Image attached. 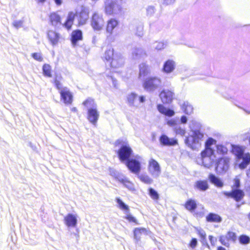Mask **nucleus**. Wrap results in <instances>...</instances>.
Wrapping results in <instances>:
<instances>
[{
  "mask_svg": "<svg viewBox=\"0 0 250 250\" xmlns=\"http://www.w3.org/2000/svg\"><path fill=\"white\" fill-rule=\"evenodd\" d=\"M127 101L130 106L138 105V95L135 92H131L127 97Z\"/></svg>",
  "mask_w": 250,
  "mask_h": 250,
  "instance_id": "obj_33",
  "label": "nucleus"
},
{
  "mask_svg": "<svg viewBox=\"0 0 250 250\" xmlns=\"http://www.w3.org/2000/svg\"><path fill=\"white\" fill-rule=\"evenodd\" d=\"M123 0H107L105 2V11L106 14H117L122 9Z\"/></svg>",
  "mask_w": 250,
  "mask_h": 250,
  "instance_id": "obj_8",
  "label": "nucleus"
},
{
  "mask_svg": "<svg viewBox=\"0 0 250 250\" xmlns=\"http://www.w3.org/2000/svg\"><path fill=\"white\" fill-rule=\"evenodd\" d=\"M88 14V10L85 7H82L81 12L76 15L79 25H83L86 23L89 18Z\"/></svg>",
  "mask_w": 250,
  "mask_h": 250,
  "instance_id": "obj_20",
  "label": "nucleus"
},
{
  "mask_svg": "<svg viewBox=\"0 0 250 250\" xmlns=\"http://www.w3.org/2000/svg\"><path fill=\"white\" fill-rule=\"evenodd\" d=\"M83 40V33L80 29H76L72 31L71 34L70 41L73 46L77 45L78 42Z\"/></svg>",
  "mask_w": 250,
  "mask_h": 250,
  "instance_id": "obj_22",
  "label": "nucleus"
},
{
  "mask_svg": "<svg viewBox=\"0 0 250 250\" xmlns=\"http://www.w3.org/2000/svg\"><path fill=\"white\" fill-rule=\"evenodd\" d=\"M237 240V235L235 232L229 231L226 235H220L219 240L222 245L226 247H229V241H231L235 243Z\"/></svg>",
  "mask_w": 250,
  "mask_h": 250,
  "instance_id": "obj_13",
  "label": "nucleus"
},
{
  "mask_svg": "<svg viewBox=\"0 0 250 250\" xmlns=\"http://www.w3.org/2000/svg\"><path fill=\"white\" fill-rule=\"evenodd\" d=\"M173 130L176 135H180L182 136H185L186 132L185 129L179 125L174 127Z\"/></svg>",
  "mask_w": 250,
  "mask_h": 250,
  "instance_id": "obj_43",
  "label": "nucleus"
},
{
  "mask_svg": "<svg viewBox=\"0 0 250 250\" xmlns=\"http://www.w3.org/2000/svg\"><path fill=\"white\" fill-rule=\"evenodd\" d=\"M104 58L110 66L113 68L121 67L124 63V59L120 53H114L111 46H108L105 50Z\"/></svg>",
  "mask_w": 250,
  "mask_h": 250,
  "instance_id": "obj_4",
  "label": "nucleus"
},
{
  "mask_svg": "<svg viewBox=\"0 0 250 250\" xmlns=\"http://www.w3.org/2000/svg\"><path fill=\"white\" fill-rule=\"evenodd\" d=\"M216 143V140L212 138H208L206 142V147H208V145H212Z\"/></svg>",
  "mask_w": 250,
  "mask_h": 250,
  "instance_id": "obj_59",
  "label": "nucleus"
},
{
  "mask_svg": "<svg viewBox=\"0 0 250 250\" xmlns=\"http://www.w3.org/2000/svg\"><path fill=\"white\" fill-rule=\"evenodd\" d=\"M54 83L55 87L58 90H60L61 91L63 88L62 87V84L61 83L58 79H57V76L54 79Z\"/></svg>",
  "mask_w": 250,
  "mask_h": 250,
  "instance_id": "obj_53",
  "label": "nucleus"
},
{
  "mask_svg": "<svg viewBox=\"0 0 250 250\" xmlns=\"http://www.w3.org/2000/svg\"><path fill=\"white\" fill-rule=\"evenodd\" d=\"M208 180L211 184H213L217 188H221L224 186L223 180L213 173L209 174Z\"/></svg>",
  "mask_w": 250,
  "mask_h": 250,
  "instance_id": "obj_27",
  "label": "nucleus"
},
{
  "mask_svg": "<svg viewBox=\"0 0 250 250\" xmlns=\"http://www.w3.org/2000/svg\"><path fill=\"white\" fill-rule=\"evenodd\" d=\"M201 156L199 161L205 167L210 168L214 165L216 156L213 148L211 147H206L201 151Z\"/></svg>",
  "mask_w": 250,
  "mask_h": 250,
  "instance_id": "obj_5",
  "label": "nucleus"
},
{
  "mask_svg": "<svg viewBox=\"0 0 250 250\" xmlns=\"http://www.w3.org/2000/svg\"><path fill=\"white\" fill-rule=\"evenodd\" d=\"M60 93L61 100L65 104H70L72 103L73 94L67 87H63Z\"/></svg>",
  "mask_w": 250,
  "mask_h": 250,
  "instance_id": "obj_15",
  "label": "nucleus"
},
{
  "mask_svg": "<svg viewBox=\"0 0 250 250\" xmlns=\"http://www.w3.org/2000/svg\"><path fill=\"white\" fill-rule=\"evenodd\" d=\"M23 23V20H15L13 21L12 24L14 27L16 29H18L22 27Z\"/></svg>",
  "mask_w": 250,
  "mask_h": 250,
  "instance_id": "obj_52",
  "label": "nucleus"
},
{
  "mask_svg": "<svg viewBox=\"0 0 250 250\" xmlns=\"http://www.w3.org/2000/svg\"><path fill=\"white\" fill-rule=\"evenodd\" d=\"M194 187L196 189L204 192L209 188V186L207 180H199L195 182Z\"/></svg>",
  "mask_w": 250,
  "mask_h": 250,
  "instance_id": "obj_26",
  "label": "nucleus"
},
{
  "mask_svg": "<svg viewBox=\"0 0 250 250\" xmlns=\"http://www.w3.org/2000/svg\"><path fill=\"white\" fill-rule=\"evenodd\" d=\"M208 239L211 245L214 246L217 241L216 238H214L212 235H209Z\"/></svg>",
  "mask_w": 250,
  "mask_h": 250,
  "instance_id": "obj_61",
  "label": "nucleus"
},
{
  "mask_svg": "<svg viewBox=\"0 0 250 250\" xmlns=\"http://www.w3.org/2000/svg\"><path fill=\"white\" fill-rule=\"evenodd\" d=\"M174 94L171 90L163 89L159 94L160 98L164 104H169L172 102Z\"/></svg>",
  "mask_w": 250,
  "mask_h": 250,
  "instance_id": "obj_17",
  "label": "nucleus"
},
{
  "mask_svg": "<svg viewBox=\"0 0 250 250\" xmlns=\"http://www.w3.org/2000/svg\"><path fill=\"white\" fill-rule=\"evenodd\" d=\"M194 216L196 217L202 218L204 215V212L203 210H194V212H193Z\"/></svg>",
  "mask_w": 250,
  "mask_h": 250,
  "instance_id": "obj_58",
  "label": "nucleus"
},
{
  "mask_svg": "<svg viewBox=\"0 0 250 250\" xmlns=\"http://www.w3.org/2000/svg\"><path fill=\"white\" fill-rule=\"evenodd\" d=\"M139 78L141 79L145 77L150 73V69L149 66L146 63L143 62L139 64Z\"/></svg>",
  "mask_w": 250,
  "mask_h": 250,
  "instance_id": "obj_28",
  "label": "nucleus"
},
{
  "mask_svg": "<svg viewBox=\"0 0 250 250\" xmlns=\"http://www.w3.org/2000/svg\"><path fill=\"white\" fill-rule=\"evenodd\" d=\"M31 56L34 60L39 62H42L43 61V58L41 53L37 52L33 53L31 54Z\"/></svg>",
  "mask_w": 250,
  "mask_h": 250,
  "instance_id": "obj_50",
  "label": "nucleus"
},
{
  "mask_svg": "<svg viewBox=\"0 0 250 250\" xmlns=\"http://www.w3.org/2000/svg\"><path fill=\"white\" fill-rule=\"evenodd\" d=\"M158 111L167 117H171L175 115V111L173 109L165 107L162 104H158L157 105Z\"/></svg>",
  "mask_w": 250,
  "mask_h": 250,
  "instance_id": "obj_25",
  "label": "nucleus"
},
{
  "mask_svg": "<svg viewBox=\"0 0 250 250\" xmlns=\"http://www.w3.org/2000/svg\"><path fill=\"white\" fill-rule=\"evenodd\" d=\"M176 64L172 60L168 59L165 61L162 68V71L166 74H169L175 69Z\"/></svg>",
  "mask_w": 250,
  "mask_h": 250,
  "instance_id": "obj_21",
  "label": "nucleus"
},
{
  "mask_svg": "<svg viewBox=\"0 0 250 250\" xmlns=\"http://www.w3.org/2000/svg\"><path fill=\"white\" fill-rule=\"evenodd\" d=\"M142 157L136 155L132 156L124 163L130 172L135 174H139L142 169Z\"/></svg>",
  "mask_w": 250,
  "mask_h": 250,
  "instance_id": "obj_7",
  "label": "nucleus"
},
{
  "mask_svg": "<svg viewBox=\"0 0 250 250\" xmlns=\"http://www.w3.org/2000/svg\"><path fill=\"white\" fill-rule=\"evenodd\" d=\"M143 26L140 24L136 27V35L138 37H142L143 36Z\"/></svg>",
  "mask_w": 250,
  "mask_h": 250,
  "instance_id": "obj_51",
  "label": "nucleus"
},
{
  "mask_svg": "<svg viewBox=\"0 0 250 250\" xmlns=\"http://www.w3.org/2000/svg\"><path fill=\"white\" fill-rule=\"evenodd\" d=\"M126 216L124 217L125 219L127 220L130 223H134L136 224H138L137 220L136 218L134 217L132 214H131L129 212L128 213H126Z\"/></svg>",
  "mask_w": 250,
  "mask_h": 250,
  "instance_id": "obj_46",
  "label": "nucleus"
},
{
  "mask_svg": "<svg viewBox=\"0 0 250 250\" xmlns=\"http://www.w3.org/2000/svg\"><path fill=\"white\" fill-rule=\"evenodd\" d=\"M146 56V52L141 47H134L132 51V58L134 60H140Z\"/></svg>",
  "mask_w": 250,
  "mask_h": 250,
  "instance_id": "obj_24",
  "label": "nucleus"
},
{
  "mask_svg": "<svg viewBox=\"0 0 250 250\" xmlns=\"http://www.w3.org/2000/svg\"><path fill=\"white\" fill-rule=\"evenodd\" d=\"M200 242L203 246L207 247L208 249H210V246H209L207 238L202 239L200 240Z\"/></svg>",
  "mask_w": 250,
  "mask_h": 250,
  "instance_id": "obj_63",
  "label": "nucleus"
},
{
  "mask_svg": "<svg viewBox=\"0 0 250 250\" xmlns=\"http://www.w3.org/2000/svg\"><path fill=\"white\" fill-rule=\"evenodd\" d=\"M161 79L157 76H149L143 82V87L147 92H153L161 86Z\"/></svg>",
  "mask_w": 250,
  "mask_h": 250,
  "instance_id": "obj_6",
  "label": "nucleus"
},
{
  "mask_svg": "<svg viewBox=\"0 0 250 250\" xmlns=\"http://www.w3.org/2000/svg\"><path fill=\"white\" fill-rule=\"evenodd\" d=\"M75 17V14L73 12H70L68 13V16L66 18V20H67L69 22L73 23Z\"/></svg>",
  "mask_w": 250,
  "mask_h": 250,
  "instance_id": "obj_56",
  "label": "nucleus"
},
{
  "mask_svg": "<svg viewBox=\"0 0 250 250\" xmlns=\"http://www.w3.org/2000/svg\"><path fill=\"white\" fill-rule=\"evenodd\" d=\"M238 240L240 244L247 245L250 243V237L246 234H242L239 236Z\"/></svg>",
  "mask_w": 250,
  "mask_h": 250,
  "instance_id": "obj_40",
  "label": "nucleus"
},
{
  "mask_svg": "<svg viewBox=\"0 0 250 250\" xmlns=\"http://www.w3.org/2000/svg\"><path fill=\"white\" fill-rule=\"evenodd\" d=\"M197 239L195 238H192L189 243V247L192 249H194L197 247Z\"/></svg>",
  "mask_w": 250,
  "mask_h": 250,
  "instance_id": "obj_54",
  "label": "nucleus"
},
{
  "mask_svg": "<svg viewBox=\"0 0 250 250\" xmlns=\"http://www.w3.org/2000/svg\"><path fill=\"white\" fill-rule=\"evenodd\" d=\"M151 231L144 228H136L133 230L134 239L136 242H138L141 240V236L144 234L145 235H149Z\"/></svg>",
  "mask_w": 250,
  "mask_h": 250,
  "instance_id": "obj_19",
  "label": "nucleus"
},
{
  "mask_svg": "<svg viewBox=\"0 0 250 250\" xmlns=\"http://www.w3.org/2000/svg\"><path fill=\"white\" fill-rule=\"evenodd\" d=\"M118 21L114 19H111L107 21L106 26V32L111 35L113 29L118 25Z\"/></svg>",
  "mask_w": 250,
  "mask_h": 250,
  "instance_id": "obj_31",
  "label": "nucleus"
},
{
  "mask_svg": "<svg viewBox=\"0 0 250 250\" xmlns=\"http://www.w3.org/2000/svg\"><path fill=\"white\" fill-rule=\"evenodd\" d=\"M148 194L149 196L154 200H158L160 198V195L157 191L152 188H148Z\"/></svg>",
  "mask_w": 250,
  "mask_h": 250,
  "instance_id": "obj_39",
  "label": "nucleus"
},
{
  "mask_svg": "<svg viewBox=\"0 0 250 250\" xmlns=\"http://www.w3.org/2000/svg\"><path fill=\"white\" fill-rule=\"evenodd\" d=\"M214 165L215 171L217 174H224L229 167V159L227 157L219 158L216 160Z\"/></svg>",
  "mask_w": 250,
  "mask_h": 250,
  "instance_id": "obj_9",
  "label": "nucleus"
},
{
  "mask_svg": "<svg viewBox=\"0 0 250 250\" xmlns=\"http://www.w3.org/2000/svg\"><path fill=\"white\" fill-rule=\"evenodd\" d=\"M63 221L68 228H75L78 223L77 215L72 213H68L64 217Z\"/></svg>",
  "mask_w": 250,
  "mask_h": 250,
  "instance_id": "obj_16",
  "label": "nucleus"
},
{
  "mask_svg": "<svg viewBox=\"0 0 250 250\" xmlns=\"http://www.w3.org/2000/svg\"><path fill=\"white\" fill-rule=\"evenodd\" d=\"M231 151L235 156V159H239L246 153L245 152L246 147L240 145H231Z\"/></svg>",
  "mask_w": 250,
  "mask_h": 250,
  "instance_id": "obj_23",
  "label": "nucleus"
},
{
  "mask_svg": "<svg viewBox=\"0 0 250 250\" xmlns=\"http://www.w3.org/2000/svg\"><path fill=\"white\" fill-rule=\"evenodd\" d=\"M138 105L140 103H144L146 101V97L144 96H138Z\"/></svg>",
  "mask_w": 250,
  "mask_h": 250,
  "instance_id": "obj_64",
  "label": "nucleus"
},
{
  "mask_svg": "<svg viewBox=\"0 0 250 250\" xmlns=\"http://www.w3.org/2000/svg\"><path fill=\"white\" fill-rule=\"evenodd\" d=\"M197 234L199 235L200 240L206 238V233L205 231L201 228H196Z\"/></svg>",
  "mask_w": 250,
  "mask_h": 250,
  "instance_id": "obj_49",
  "label": "nucleus"
},
{
  "mask_svg": "<svg viewBox=\"0 0 250 250\" xmlns=\"http://www.w3.org/2000/svg\"><path fill=\"white\" fill-rule=\"evenodd\" d=\"M47 37L51 44L55 45L58 43L60 35L55 31L49 30L47 33Z\"/></svg>",
  "mask_w": 250,
  "mask_h": 250,
  "instance_id": "obj_29",
  "label": "nucleus"
},
{
  "mask_svg": "<svg viewBox=\"0 0 250 250\" xmlns=\"http://www.w3.org/2000/svg\"><path fill=\"white\" fill-rule=\"evenodd\" d=\"M175 1V0H160V2L163 5L172 4Z\"/></svg>",
  "mask_w": 250,
  "mask_h": 250,
  "instance_id": "obj_57",
  "label": "nucleus"
},
{
  "mask_svg": "<svg viewBox=\"0 0 250 250\" xmlns=\"http://www.w3.org/2000/svg\"><path fill=\"white\" fill-rule=\"evenodd\" d=\"M216 151L217 153L221 155H225L228 152V148L223 145H216Z\"/></svg>",
  "mask_w": 250,
  "mask_h": 250,
  "instance_id": "obj_42",
  "label": "nucleus"
},
{
  "mask_svg": "<svg viewBox=\"0 0 250 250\" xmlns=\"http://www.w3.org/2000/svg\"><path fill=\"white\" fill-rule=\"evenodd\" d=\"M72 24L73 22H69L67 20H66L65 22L63 24V26L68 30H69L71 28Z\"/></svg>",
  "mask_w": 250,
  "mask_h": 250,
  "instance_id": "obj_60",
  "label": "nucleus"
},
{
  "mask_svg": "<svg viewBox=\"0 0 250 250\" xmlns=\"http://www.w3.org/2000/svg\"><path fill=\"white\" fill-rule=\"evenodd\" d=\"M140 180L143 183L146 184H151L153 180L149 176L146 174H142L139 176Z\"/></svg>",
  "mask_w": 250,
  "mask_h": 250,
  "instance_id": "obj_41",
  "label": "nucleus"
},
{
  "mask_svg": "<svg viewBox=\"0 0 250 250\" xmlns=\"http://www.w3.org/2000/svg\"><path fill=\"white\" fill-rule=\"evenodd\" d=\"M104 24V21L102 16L94 13L92 17L91 25L94 30L99 31Z\"/></svg>",
  "mask_w": 250,
  "mask_h": 250,
  "instance_id": "obj_14",
  "label": "nucleus"
},
{
  "mask_svg": "<svg viewBox=\"0 0 250 250\" xmlns=\"http://www.w3.org/2000/svg\"><path fill=\"white\" fill-rule=\"evenodd\" d=\"M43 75L44 77L51 78L52 77L51 73V66L50 64L45 63L42 67Z\"/></svg>",
  "mask_w": 250,
  "mask_h": 250,
  "instance_id": "obj_36",
  "label": "nucleus"
},
{
  "mask_svg": "<svg viewBox=\"0 0 250 250\" xmlns=\"http://www.w3.org/2000/svg\"><path fill=\"white\" fill-rule=\"evenodd\" d=\"M83 104L87 109V119L91 124L96 125L99 118L100 113L94 99L88 98L83 103Z\"/></svg>",
  "mask_w": 250,
  "mask_h": 250,
  "instance_id": "obj_3",
  "label": "nucleus"
},
{
  "mask_svg": "<svg viewBox=\"0 0 250 250\" xmlns=\"http://www.w3.org/2000/svg\"><path fill=\"white\" fill-rule=\"evenodd\" d=\"M115 201L117 204V207L124 211L125 213H128L129 212V206L124 203L120 197L116 198Z\"/></svg>",
  "mask_w": 250,
  "mask_h": 250,
  "instance_id": "obj_34",
  "label": "nucleus"
},
{
  "mask_svg": "<svg viewBox=\"0 0 250 250\" xmlns=\"http://www.w3.org/2000/svg\"><path fill=\"white\" fill-rule=\"evenodd\" d=\"M167 125L169 126L172 127L173 128L177 126L179 124V119L178 118L176 117L171 119H168L167 117L165 118Z\"/></svg>",
  "mask_w": 250,
  "mask_h": 250,
  "instance_id": "obj_38",
  "label": "nucleus"
},
{
  "mask_svg": "<svg viewBox=\"0 0 250 250\" xmlns=\"http://www.w3.org/2000/svg\"><path fill=\"white\" fill-rule=\"evenodd\" d=\"M160 144L162 146H175L178 145V141L175 138H170L165 133H162L159 138Z\"/></svg>",
  "mask_w": 250,
  "mask_h": 250,
  "instance_id": "obj_11",
  "label": "nucleus"
},
{
  "mask_svg": "<svg viewBox=\"0 0 250 250\" xmlns=\"http://www.w3.org/2000/svg\"><path fill=\"white\" fill-rule=\"evenodd\" d=\"M167 46V42H161L157 43V45L155 46V48L157 50H161L164 49Z\"/></svg>",
  "mask_w": 250,
  "mask_h": 250,
  "instance_id": "obj_48",
  "label": "nucleus"
},
{
  "mask_svg": "<svg viewBox=\"0 0 250 250\" xmlns=\"http://www.w3.org/2000/svg\"><path fill=\"white\" fill-rule=\"evenodd\" d=\"M115 145L116 146H120V148L116 151V153L122 163L124 164L134 156L133 150L129 146L128 142H124L122 140L118 139L116 141Z\"/></svg>",
  "mask_w": 250,
  "mask_h": 250,
  "instance_id": "obj_2",
  "label": "nucleus"
},
{
  "mask_svg": "<svg viewBox=\"0 0 250 250\" xmlns=\"http://www.w3.org/2000/svg\"><path fill=\"white\" fill-rule=\"evenodd\" d=\"M197 207L196 201L192 199H188L185 203V208L190 212H194Z\"/></svg>",
  "mask_w": 250,
  "mask_h": 250,
  "instance_id": "obj_32",
  "label": "nucleus"
},
{
  "mask_svg": "<svg viewBox=\"0 0 250 250\" xmlns=\"http://www.w3.org/2000/svg\"><path fill=\"white\" fill-rule=\"evenodd\" d=\"M127 179V178L124 174L120 173L115 180L123 184Z\"/></svg>",
  "mask_w": 250,
  "mask_h": 250,
  "instance_id": "obj_55",
  "label": "nucleus"
},
{
  "mask_svg": "<svg viewBox=\"0 0 250 250\" xmlns=\"http://www.w3.org/2000/svg\"><path fill=\"white\" fill-rule=\"evenodd\" d=\"M49 19L51 24L53 26H56L58 23H61L60 16L55 12L51 13Z\"/></svg>",
  "mask_w": 250,
  "mask_h": 250,
  "instance_id": "obj_35",
  "label": "nucleus"
},
{
  "mask_svg": "<svg viewBox=\"0 0 250 250\" xmlns=\"http://www.w3.org/2000/svg\"><path fill=\"white\" fill-rule=\"evenodd\" d=\"M184 112L188 115L190 114L193 112V108L188 102H184L181 106Z\"/></svg>",
  "mask_w": 250,
  "mask_h": 250,
  "instance_id": "obj_37",
  "label": "nucleus"
},
{
  "mask_svg": "<svg viewBox=\"0 0 250 250\" xmlns=\"http://www.w3.org/2000/svg\"><path fill=\"white\" fill-rule=\"evenodd\" d=\"M222 194L227 198H232L237 202L241 201L244 196V191L239 189H233L231 191H223Z\"/></svg>",
  "mask_w": 250,
  "mask_h": 250,
  "instance_id": "obj_12",
  "label": "nucleus"
},
{
  "mask_svg": "<svg viewBox=\"0 0 250 250\" xmlns=\"http://www.w3.org/2000/svg\"><path fill=\"white\" fill-rule=\"evenodd\" d=\"M206 221L210 223H220L222 221V217L218 214L210 212L206 217Z\"/></svg>",
  "mask_w": 250,
  "mask_h": 250,
  "instance_id": "obj_30",
  "label": "nucleus"
},
{
  "mask_svg": "<svg viewBox=\"0 0 250 250\" xmlns=\"http://www.w3.org/2000/svg\"><path fill=\"white\" fill-rule=\"evenodd\" d=\"M236 161L240 169H245L250 164V153L249 152L246 153L240 157L239 159H236Z\"/></svg>",
  "mask_w": 250,
  "mask_h": 250,
  "instance_id": "obj_18",
  "label": "nucleus"
},
{
  "mask_svg": "<svg viewBox=\"0 0 250 250\" xmlns=\"http://www.w3.org/2000/svg\"><path fill=\"white\" fill-rule=\"evenodd\" d=\"M189 126L192 132V135L186 137L185 143L192 150H196L200 146L199 140L203 137L201 132L202 125L200 123L192 120L190 122Z\"/></svg>",
  "mask_w": 250,
  "mask_h": 250,
  "instance_id": "obj_1",
  "label": "nucleus"
},
{
  "mask_svg": "<svg viewBox=\"0 0 250 250\" xmlns=\"http://www.w3.org/2000/svg\"><path fill=\"white\" fill-rule=\"evenodd\" d=\"M188 118L185 115H183L181 116L180 119L179 120V123H181L183 124H185L187 123Z\"/></svg>",
  "mask_w": 250,
  "mask_h": 250,
  "instance_id": "obj_62",
  "label": "nucleus"
},
{
  "mask_svg": "<svg viewBox=\"0 0 250 250\" xmlns=\"http://www.w3.org/2000/svg\"><path fill=\"white\" fill-rule=\"evenodd\" d=\"M122 184L125 187L130 191H132L135 190L134 185L129 180L128 178L125 181H124Z\"/></svg>",
  "mask_w": 250,
  "mask_h": 250,
  "instance_id": "obj_44",
  "label": "nucleus"
},
{
  "mask_svg": "<svg viewBox=\"0 0 250 250\" xmlns=\"http://www.w3.org/2000/svg\"><path fill=\"white\" fill-rule=\"evenodd\" d=\"M148 170L154 178H157L161 173V169L159 164L153 158L150 159L149 161Z\"/></svg>",
  "mask_w": 250,
  "mask_h": 250,
  "instance_id": "obj_10",
  "label": "nucleus"
},
{
  "mask_svg": "<svg viewBox=\"0 0 250 250\" xmlns=\"http://www.w3.org/2000/svg\"><path fill=\"white\" fill-rule=\"evenodd\" d=\"M109 175L113 177L115 179H116L117 176L120 174L121 172L117 171L114 168L109 167Z\"/></svg>",
  "mask_w": 250,
  "mask_h": 250,
  "instance_id": "obj_47",
  "label": "nucleus"
},
{
  "mask_svg": "<svg viewBox=\"0 0 250 250\" xmlns=\"http://www.w3.org/2000/svg\"><path fill=\"white\" fill-rule=\"evenodd\" d=\"M156 11V9L154 6L149 5L146 8V15L147 17H152Z\"/></svg>",
  "mask_w": 250,
  "mask_h": 250,
  "instance_id": "obj_45",
  "label": "nucleus"
}]
</instances>
